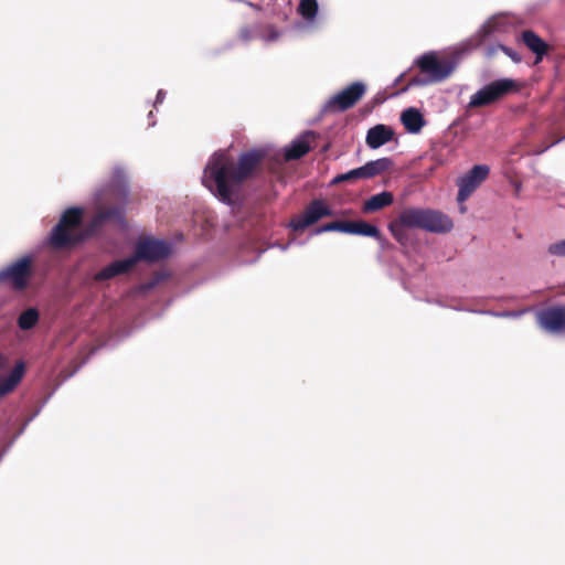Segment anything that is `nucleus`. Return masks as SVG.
I'll use <instances>...</instances> for the list:
<instances>
[{
    "instance_id": "f257e3e1",
    "label": "nucleus",
    "mask_w": 565,
    "mask_h": 565,
    "mask_svg": "<svg viewBox=\"0 0 565 565\" xmlns=\"http://www.w3.org/2000/svg\"><path fill=\"white\" fill-rule=\"evenodd\" d=\"M313 137L315 132L308 130L281 150L253 149L242 153L237 161L228 151H215L204 168L202 183L222 203L233 205L238 198L242 182L260 161L268 158L279 166L285 161L300 159L310 151Z\"/></svg>"
},
{
    "instance_id": "f03ea898",
    "label": "nucleus",
    "mask_w": 565,
    "mask_h": 565,
    "mask_svg": "<svg viewBox=\"0 0 565 565\" xmlns=\"http://www.w3.org/2000/svg\"><path fill=\"white\" fill-rule=\"evenodd\" d=\"M129 185L126 171L116 166L110 181L99 188L94 194L96 214L89 222L85 236L98 232L106 223L125 224V209L129 199Z\"/></svg>"
},
{
    "instance_id": "7ed1b4c3",
    "label": "nucleus",
    "mask_w": 565,
    "mask_h": 565,
    "mask_svg": "<svg viewBox=\"0 0 565 565\" xmlns=\"http://www.w3.org/2000/svg\"><path fill=\"white\" fill-rule=\"evenodd\" d=\"M398 221L404 227H417L431 233H447L454 226L448 215L430 209H406L399 214Z\"/></svg>"
},
{
    "instance_id": "20e7f679",
    "label": "nucleus",
    "mask_w": 565,
    "mask_h": 565,
    "mask_svg": "<svg viewBox=\"0 0 565 565\" xmlns=\"http://www.w3.org/2000/svg\"><path fill=\"white\" fill-rule=\"evenodd\" d=\"M415 64L424 75L413 77L404 90L414 86H425L430 83L444 81L454 70L451 62L439 60L434 52L420 55L416 58Z\"/></svg>"
},
{
    "instance_id": "39448f33",
    "label": "nucleus",
    "mask_w": 565,
    "mask_h": 565,
    "mask_svg": "<svg viewBox=\"0 0 565 565\" xmlns=\"http://www.w3.org/2000/svg\"><path fill=\"white\" fill-rule=\"evenodd\" d=\"M82 216L81 207L65 210L60 222L52 228L47 242L56 248H62L79 241L81 238L75 236L74 230L81 224Z\"/></svg>"
},
{
    "instance_id": "423d86ee",
    "label": "nucleus",
    "mask_w": 565,
    "mask_h": 565,
    "mask_svg": "<svg viewBox=\"0 0 565 565\" xmlns=\"http://www.w3.org/2000/svg\"><path fill=\"white\" fill-rule=\"evenodd\" d=\"M515 88L512 78H499L482 86L471 95L467 108L490 106L510 94Z\"/></svg>"
},
{
    "instance_id": "0eeeda50",
    "label": "nucleus",
    "mask_w": 565,
    "mask_h": 565,
    "mask_svg": "<svg viewBox=\"0 0 565 565\" xmlns=\"http://www.w3.org/2000/svg\"><path fill=\"white\" fill-rule=\"evenodd\" d=\"M366 86L362 82H353L332 97L324 106V111H345L353 107L365 94Z\"/></svg>"
},
{
    "instance_id": "6e6552de",
    "label": "nucleus",
    "mask_w": 565,
    "mask_h": 565,
    "mask_svg": "<svg viewBox=\"0 0 565 565\" xmlns=\"http://www.w3.org/2000/svg\"><path fill=\"white\" fill-rule=\"evenodd\" d=\"M172 252V245L164 239L146 238L140 241L136 246V252L130 258L134 266L139 260L156 263L167 258Z\"/></svg>"
},
{
    "instance_id": "1a4fd4ad",
    "label": "nucleus",
    "mask_w": 565,
    "mask_h": 565,
    "mask_svg": "<svg viewBox=\"0 0 565 565\" xmlns=\"http://www.w3.org/2000/svg\"><path fill=\"white\" fill-rule=\"evenodd\" d=\"M490 168L487 164H476L457 180L459 203L465 202L488 178Z\"/></svg>"
},
{
    "instance_id": "9d476101",
    "label": "nucleus",
    "mask_w": 565,
    "mask_h": 565,
    "mask_svg": "<svg viewBox=\"0 0 565 565\" xmlns=\"http://www.w3.org/2000/svg\"><path fill=\"white\" fill-rule=\"evenodd\" d=\"M32 256L24 255L9 266L0 269V282L9 280L18 290H22L28 285V278L31 274Z\"/></svg>"
},
{
    "instance_id": "9b49d317",
    "label": "nucleus",
    "mask_w": 565,
    "mask_h": 565,
    "mask_svg": "<svg viewBox=\"0 0 565 565\" xmlns=\"http://www.w3.org/2000/svg\"><path fill=\"white\" fill-rule=\"evenodd\" d=\"M332 211L324 204L322 200L312 201L306 210L298 216H295L288 224L294 231H303L308 226L317 223L326 216H331Z\"/></svg>"
},
{
    "instance_id": "f8f14e48",
    "label": "nucleus",
    "mask_w": 565,
    "mask_h": 565,
    "mask_svg": "<svg viewBox=\"0 0 565 565\" xmlns=\"http://www.w3.org/2000/svg\"><path fill=\"white\" fill-rule=\"evenodd\" d=\"M539 326L547 333L561 334L565 332V307L554 306L540 310L536 313Z\"/></svg>"
},
{
    "instance_id": "ddd939ff",
    "label": "nucleus",
    "mask_w": 565,
    "mask_h": 565,
    "mask_svg": "<svg viewBox=\"0 0 565 565\" xmlns=\"http://www.w3.org/2000/svg\"><path fill=\"white\" fill-rule=\"evenodd\" d=\"M6 366V359L0 354V372ZM25 372V365L22 361L18 362L10 374L4 379L0 380V398L4 395L14 391L18 384L21 382Z\"/></svg>"
},
{
    "instance_id": "4468645a",
    "label": "nucleus",
    "mask_w": 565,
    "mask_h": 565,
    "mask_svg": "<svg viewBox=\"0 0 565 565\" xmlns=\"http://www.w3.org/2000/svg\"><path fill=\"white\" fill-rule=\"evenodd\" d=\"M394 136L395 132L392 127L377 124L367 130L365 143L370 149L375 150L390 142Z\"/></svg>"
},
{
    "instance_id": "2eb2a0df",
    "label": "nucleus",
    "mask_w": 565,
    "mask_h": 565,
    "mask_svg": "<svg viewBox=\"0 0 565 565\" xmlns=\"http://www.w3.org/2000/svg\"><path fill=\"white\" fill-rule=\"evenodd\" d=\"M319 4L317 0H300L297 7V13L302 18V22L297 23L298 29H313L317 22Z\"/></svg>"
},
{
    "instance_id": "dca6fc26",
    "label": "nucleus",
    "mask_w": 565,
    "mask_h": 565,
    "mask_svg": "<svg viewBox=\"0 0 565 565\" xmlns=\"http://www.w3.org/2000/svg\"><path fill=\"white\" fill-rule=\"evenodd\" d=\"M134 267V260L128 257L120 260H115L100 269L94 275V280L104 281L109 280L118 275L125 274Z\"/></svg>"
},
{
    "instance_id": "f3484780",
    "label": "nucleus",
    "mask_w": 565,
    "mask_h": 565,
    "mask_svg": "<svg viewBox=\"0 0 565 565\" xmlns=\"http://www.w3.org/2000/svg\"><path fill=\"white\" fill-rule=\"evenodd\" d=\"M521 39L524 45L535 55V62L540 63L547 53V43L532 30H524L521 33Z\"/></svg>"
},
{
    "instance_id": "a211bd4d",
    "label": "nucleus",
    "mask_w": 565,
    "mask_h": 565,
    "mask_svg": "<svg viewBox=\"0 0 565 565\" xmlns=\"http://www.w3.org/2000/svg\"><path fill=\"white\" fill-rule=\"evenodd\" d=\"M401 121L409 134H418L426 125L423 114L415 107L403 110Z\"/></svg>"
},
{
    "instance_id": "6ab92c4d",
    "label": "nucleus",
    "mask_w": 565,
    "mask_h": 565,
    "mask_svg": "<svg viewBox=\"0 0 565 565\" xmlns=\"http://www.w3.org/2000/svg\"><path fill=\"white\" fill-rule=\"evenodd\" d=\"M347 234L373 237L377 241L382 239L380 230L375 225L369 224L364 221H348Z\"/></svg>"
},
{
    "instance_id": "aec40b11",
    "label": "nucleus",
    "mask_w": 565,
    "mask_h": 565,
    "mask_svg": "<svg viewBox=\"0 0 565 565\" xmlns=\"http://www.w3.org/2000/svg\"><path fill=\"white\" fill-rule=\"evenodd\" d=\"M393 201V194L391 192L383 191L381 193L372 195L366 201H364L362 210L364 213L376 212L385 206L391 205Z\"/></svg>"
},
{
    "instance_id": "412c9836",
    "label": "nucleus",
    "mask_w": 565,
    "mask_h": 565,
    "mask_svg": "<svg viewBox=\"0 0 565 565\" xmlns=\"http://www.w3.org/2000/svg\"><path fill=\"white\" fill-rule=\"evenodd\" d=\"M393 162L390 158H380L376 160H372L362 166L363 174L365 179H370L381 174L382 172L388 170L392 167Z\"/></svg>"
},
{
    "instance_id": "4be33fe9",
    "label": "nucleus",
    "mask_w": 565,
    "mask_h": 565,
    "mask_svg": "<svg viewBox=\"0 0 565 565\" xmlns=\"http://www.w3.org/2000/svg\"><path fill=\"white\" fill-rule=\"evenodd\" d=\"M503 19L501 17H492L486 21L478 30L476 36L478 43H482L484 39L492 35L495 32L501 31Z\"/></svg>"
},
{
    "instance_id": "5701e85b",
    "label": "nucleus",
    "mask_w": 565,
    "mask_h": 565,
    "mask_svg": "<svg viewBox=\"0 0 565 565\" xmlns=\"http://www.w3.org/2000/svg\"><path fill=\"white\" fill-rule=\"evenodd\" d=\"M39 320V311L35 308L24 310L18 318V326L22 330L32 329Z\"/></svg>"
},
{
    "instance_id": "b1692460",
    "label": "nucleus",
    "mask_w": 565,
    "mask_h": 565,
    "mask_svg": "<svg viewBox=\"0 0 565 565\" xmlns=\"http://www.w3.org/2000/svg\"><path fill=\"white\" fill-rule=\"evenodd\" d=\"M365 179L362 167L352 169L348 172L340 173L331 180V184H339L341 182H352L355 180Z\"/></svg>"
},
{
    "instance_id": "393cba45",
    "label": "nucleus",
    "mask_w": 565,
    "mask_h": 565,
    "mask_svg": "<svg viewBox=\"0 0 565 565\" xmlns=\"http://www.w3.org/2000/svg\"><path fill=\"white\" fill-rule=\"evenodd\" d=\"M347 228H348V221H335V222H331V223H328V224H324V225L318 227L315 231V234L319 235V234H322L326 232H341V233L347 234Z\"/></svg>"
},
{
    "instance_id": "a878e982",
    "label": "nucleus",
    "mask_w": 565,
    "mask_h": 565,
    "mask_svg": "<svg viewBox=\"0 0 565 565\" xmlns=\"http://www.w3.org/2000/svg\"><path fill=\"white\" fill-rule=\"evenodd\" d=\"M281 32L277 30L274 25L268 24L265 26L264 31H259L257 36L262 39L266 43L275 42L279 39Z\"/></svg>"
},
{
    "instance_id": "bb28decb",
    "label": "nucleus",
    "mask_w": 565,
    "mask_h": 565,
    "mask_svg": "<svg viewBox=\"0 0 565 565\" xmlns=\"http://www.w3.org/2000/svg\"><path fill=\"white\" fill-rule=\"evenodd\" d=\"M547 253L555 257H565V238L554 242L547 246Z\"/></svg>"
},
{
    "instance_id": "cd10ccee",
    "label": "nucleus",
    "mask_w": 565,
    "mask_h": 565,
    "mask_svg": "<svg viewBox=\"0 0 565 565\" xmlns=\"http://www.w3.org/2000/svg\"><path fill=\"white\" fill-rule=\"evenodd\" d=\"M500 51L503 52L507 56H509L514 63L522 62L521 54L519 52H516L515 50H513L509 46H505V45H500Z\"/></svg>"
},
{
    "instance_id": "c85d7f7f",
    "label": "nucleus",
    "mask_w": 565,
    "mask_h": 565,
    "mask_svg": "<svg viewBox=\"0 0 565 565\" xmlns=\"http://www.w3.org/2000/svg\"><path fill=\"white\" fill-rule=\"evenodd\" d=\"M530 309H522V310H505L500 311L499 315H497V318H512L518 319L522 317L524 313H526Z\"/></svg>"
},
{
    "instance_id": "c756f323",
    "label": "nucleus",
    "mask_w": 565,
    "mask_h": 565,
    "mask_svg": "<svg viewBox=\"0 0 565 565\" xmlns=\"http://www.w3.org/2000/svg\"><path fill=\"white\" fill-rule=\"evenodd\" d=\"M401 224H391L390 225V230L393 234V236L401 243L404 242V233H403V230L401 228Z\"/></svg>"
},
{
    "instance_id": "7c9ffc66",
    "label": "nucleus",
    "mask_w": 565,
    "mask_h": 565,
    "mask_svg": "<svg viewBox=\"0 0 565 565\" xmlns=\"http://www.w3.org/2000/svg\"><path fill=\"white\" fill-rule=\"evenodd\" d=\"M166 98V92L163 89H159L153 103V106L157 108L159 105L163 103Z\"/></svg>"
},
{
    "instance_id": "2f4dec72",
    "label": "nucleus",
    "mask_w": 565,
    "mask_h": 565,
    "mask_svg": "<svg viewBox=\"0 0 565 565\" xmlns=\"http://www.w3.org/2000/svg\"><path fill=\"white\" fill-rule=\"evenodd\" d=\"M500 45L501 44H497V45H491L489 46L487 50H486V56L488 57H492L497 54L498 51H500Z\"/></svg>"
},
{
    "instance_id": "473e14b6",
    "label": "nucleus",
    "mask_w": 565,
    "mask_h": 565,
    "mask_svg": "<svg viewBox=\"0 0 565 565\" xmlns=\"http://www.w3.org/2000/svg\"><path fill=\"white\" fill-rule=\"evenodd\" d=\"M239 38L243 40V41H248L253 38L252 35V32L248 28H244L241 30L239 32Z\"/></svg>"
},
{
    "instance_id": "72a5a7b5",
    "label": "nucleus",
    "mask_w": 565,
    "mask_h": 565,
    "mask_svg": "<svg viewBox=\"0 0 565 565\" xmlns=\"http://www.w3.org/2000/svg\"><path fill=\"white\" fill-rule=\"evenodd\" d=\"M471 312L491 316V317H495V318H497V315L500 313V311H492V310H471Z\"/></svg>"
},
{
    "instance_id": "f704fd0d",
    "label": "nucleus",
    "mask_w": 565,
    "mask_h": 565,
    "mask_svg": "<svg viewBox=\"0 0 565 565\" xmlns=\"http://www.w3.org/2000/svg\"><path fill=\"white\" fill-rule=\"evenodd\" d=\"M294 243V239L289 241L287 244L285 245H281V244H275L273 245L274 247H278L281 252H286L290 246L291 244Z\"/></svg>"
},
{
    "instance_id": "c9c22d12",
    "label": "nucleus",
    "mask_w": 565,
    "mask_h": 565,
    "mask_svg": "<svg viewBox=\"0 0 565 565\" xmlns=\"http://www.w3.org/2000/svg\"><path fill=\"white\" fill-rule=\"evenodd\" d=\"M563 140H565V136H564V137H562L561 139L555 140V141H554L553 143H551L550 146L545 147V148L541 151V153H542V152H544V151H546V150H547V149H550L552 146L557 145L558 142H561V141H563Z\"/></svg>"
},
{
    "instance_id": "e433bc0d",
    "label": "nucleus",
    "mask_w": 565,
    "mask_h": 565,
    "mask_svg": "<svg viewBox=\"0 0 565 565\" xmlns=\"http://www.w3.org/2000/svg\"><path fill=\"white\" fill-rule=\"evenodd\" d=\"M148 119L150 120L149 126L153 127L156 125V121L152 120L153 119V113L152 111H150L148 114Z\"/></svg>"
},
{
    "instance_id": "4c0bfd02",
    "label": "nucleus",
    "mask_w": 565,
    "mask_h": 565,
    "mask_svg": "<svg viewBox=\"0 0 565 565\" xmlns=\"http://www.w3.org/2000/svg\"><path fill=\"white\" fill-rule=\"evenodd\" d=\"M246 4L252 7V8H254L255 10H260V7H258V6H256V4L252 3V2H246Z\"/></svg>"
},
{
    "instance_id": "58836bf2",
    "label": "nucleus",
    "mask_w": 565,
    "mask_h": 565,
    "mask_svg": "<svg viewBox=\"0 0 565 565\" xmlns=\"http://www.w3.org/2000/svg\"><path fill=\"white\" fill-rule=\"evenodd\" d=\"M403 77H404V73H402L398 77H396L394 84L395 85L398 84L402 81Z\"/></svg>"
},
{
    "instance_id": "ea45409f",
    "label": "nucleus",
    "mask_w": 565,
    "mask_h": 565,
    "mask_svg": "<svg viewBox=\"0 0 565 565\" xmlns=\"http://www.w3.org/2000/svg\"><path fill=\"white\" fill-rule=\"evenodd\" d=\"M38 414H39V411H38L33 416H31V417L26 420V423H25L24 427H25L30 422H32V420H33V418H34Z\"/></svg>"
}]
</instances>
